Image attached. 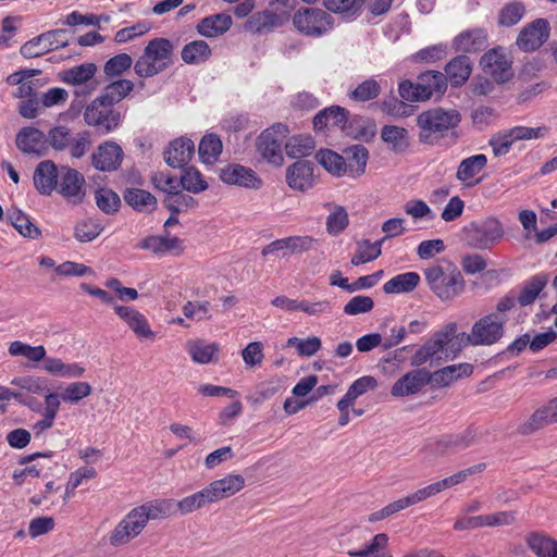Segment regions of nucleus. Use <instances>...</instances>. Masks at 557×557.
<instances>
[{"label":"nucleus","instance_id":"nucleus-1","mask_svg":"<svg viewBox=\"0 0 557 557\" xmlns=\"http://www.w3.org/2000/svg\"><path fill=\"white\" fill-rule=\"evenodd\" d=\"M429 288L442 301H450L465 290V280L459 269L445 259L436 260L423 270Z\"/></svg>","mask_w":557,"mask_h":557},{"label":"nucleus","instance_id":"nucleus-2","mask_svg":"<svg viewBox=\"0 0 557 557\" xmlns=\"http://www.w3.org/2000/svg\"><path fill=\"white\" fill-rule=\"evenodd\" d=\"M461 115L457 110L434 108L421 112L417 117L419 141L426 145L437 144L446 134L458 126Z\"/></svg>","mask_w":557,"mask_h":557},{"label":"nucleus","instance_id":"nucleus-3","mask_svg":"<svg viewBox=\"0 0 557 557\" xmlns=\"http://www.w3.org/2000/svg\"><path fill=\"white\" fill-rule=\"evenodd\" d=\"M173 51L174 46L166 38L150 40L134 64L136 75L148 78L163 72L173 64Z\"/></svg>","mask_w":557,"mask_h":557},{"label":"nucleus","instance_id":"nucleus-4","mask_svg":"<svg viewBox=\"0 0 557 557\" xmlns=\"http://www.w3.org/2000/svg\"><path fill=\"white\" fill-rule=\"evenodd\" d=\"M463 233L468 246L479 250L491 249L505 235L502 222L494 216L471 222L463 227Z\"/></svg>","mask_w":557,"mask_h":557},{"label":"nucleus","instance_id":"nucleus-5","mask_svg":"<svg viewBox=\"0 0 557 557\" xmlns=\"http://www.w3.org/2000/svg\"><path fill=\"white\" fill-rule=\"evenodd\" d=\"M293 24L306 36L320 37L333 27V18L322 9L304 8L295 12Z\"/></svg>","mask_w":557,"mask_h":557},{"label":"nucleus","instance_id":"nucleus-6","mask_svg":"<svg viewBox=\"0 0 557 557\" xmlns=\"http://www.w3.org/2000/svg\"><path fill=\"white\" fill-rule=\"evenodd\" d=\"M287 133V126L277 123L259 135L257 138V151L260 153L262 159L275 166L282 165L284 161L282 145Z\"/></svg>","mask_w":557,"mask_h":557},{"label":"nucleus","instance_id":"nucleus-7","mask_svg":"<svg viewBox=\"0 0 557 557\" xmlns=\"http://www.w3.org/2000/svg\"><path fill=\"white\" fill-rule=\"evenodd\" d=\"M84 120L88 125L94 126L97 133L107 135L119 126L121 113L96 98L86 108Z\"/></svg>","mask_w":557,"mask_h":557},{"label":"nucleus","instance_id":"nucleus-8","mask_svg":"<svg viewBox=\"0 0 557 557\" xmlns=\"http://www.w3.org/2000/svg\"><path fill=\"white\" fill-rule=\"evenodd\" d=\"M69 45L66 29H53L42 33L26 41L20 49L21 54L26 59L44 55L52 50Z\"/></svg>","mask_w":557,"mask_h":557},{"label":"nucleus","instance_id":"nucleus-9","mask_svg":"<svg viewBox=\"0 0 557 557\" xmlns=\"http://www.w3.org/2000/svg\"><path fill=\"white\" fill-rule=\"evenodd\" d=\"M483 72L496 83L504 84L513 76L512 59L502 47L486 51L480 60Z\"/></svg>","mask_w":557,"mask_h":557},{"label":"nucleus","instance_id":"nucleus-10","mask_svg":"<svg viewBox=\"0 0 557 557\" xmlns=\"http://www.w3.org/2000/svg\"><path fill=\"white\" fill-rule=\"evenodd\" d=\"M504 335L505 324L503 321L488 313L474 322L469 333L470 337H466V339L471 342V346H492L498 343Z\"/></svg>","mask_w":557,"mask_h":557},{"label":"nucleus","instance_id":"nucleus-11","mask_svg":"<svg viewBox=\"0 0 557 557\" xmlns=\"http://www.w3.org/2000/svg\"><path fill=\"white\" fill-rule=\"evenodd\" d=\"M549 35L550 26L548 21L536 18L520 30L516 45L523 52L536 51L548 40Z\"/></svg>","mask_w":557,"mask_h":557},{"label":"nucleus","instance_id":"nucleus-12","mask_svg":"<svg viewBox=\"0 0 557 557\" xmlns=\"http://www.w3.org/2000/svg\"><path fill=\"white\" fill-rule=\"evenodd\" d=\"M146 525L147 524L139 515V511L136 508L132 509L111 532L109 539L110 544L113 546L127 544L134 537L139 535Z\"/></svg>","mask_w":557,"mask_h":557},{"label":"nucleus","instance_id":"nucleus-13","mask_svg":"<svg viewBox=\"0 0 557 557\" xmlns=\"http://www.w3.org/2000/svg\"><path fill=\"white\" fill-rule=\"evenodd\" d=\"M15 143L20 151L38 158L47 156L49 150L46 134L32 126L21 128L16 134Z\"/></svg>","mask_w":557,"mask_h":557},{"label":"nucleus","instance_id":"nucleus-14","mask_svg":"<svg viewBox=\"0 0 557 557\" xmlns=\"http://www.w3.org/2000/svg\"><path fill=\"white\" fill-rule=\"evenodd\" d=\"M97 66L94 63H83L60 73L61 81L67 85L83 86L76 90L77 96H86L96 89V84L91 83Z\"/></svg>","mask_w":557,"mask_h":557},{"label":"nucleus","instance_id":"nucleus-15","mask_svg":"<svg viewBox=\"0 0 557 557\" xmlns=\"http://www.w3.org/2000/svg\"><path fill=\"white\" fill-rule=\"evenodd\" d=\"M58 191L71 203L78 205L85 197V178L74 169L61 168Z\"/></svg>","mask_w":557,"mask_h":557},{"label":"nucleus","instance_id":"nucleus-16","mask_svg":"<svg viewBox=\"0 0 557 557\" xmlns=\"http://www.w3.org/2000/svg\"><path fill=\"white\" fill-rule=\"evenodd\" d=\"M220 178L225 184L250 189H260L263 185L262 180L252 169L242 164H228L221 169Z\"/></svg>","mask_w":557,"mask_h":557},{"label":"nucleus","instance_id":"nucleus-17","mask_svg":"<svg viewBox=\"0 0 557 557\" xmlns=\"http://www.w3.org/2000/svg\"><path fill=\"white\" fill-rule=\"evenodd\" d=\"M314 163L308 160H298L286 169V183L289 188L307 191L314 186Z\"/></svg>","mask_w":557,"mask_h":557},{"label":"nucleus","instance_id":"nucleus-18","mask_svg":"<svg viewBox=\"0 0 557 557\" xmlns=\"http://www.w3.org/2000/svg\"><path fill=\"white\" fill-rule=\"evenodd\" d=\"M195 153V144L187 137L172 140L163 152L165 163L173 169H184Z\"/></svg>","mask_w":557,"mask_h":557},{"label":"nucleus","instance_id":"nucleus-19","mask_svg":"<svg viewBox=\"0 0 557 557\" xmlns=\"http://www.w3.org/2000/svg\"><path fill=\"white\" fill-rule=\"evenodd\" d=\"M124 152L114 141H106L98 146L91 156L92 165L102 172L115 171L122 163Z\"/></svg>","mask_w":557,"mask_h":557},{"label":"nucleus","instance_id":"nucleus-20","mask_svg":"<svg viewBox=\"0 0 557 557\" xmlns=\"http://www.w3.org/2000/svg\"><path fill=\"white\" fill-rule=\"evenodd\" d=\"M553 423H557V397L535 410L518 431L522 435H529Z\"/></svg>","mask_w":557,"mask_h":557},{"label":"nucleus","instance_id":"nucleus-21","mask_svg":"<svg viewBox=\"0 0 557 557\" xmlns=\"http://www.w3.org/2000/svg\"><path fill=\"white\" fill-rule=\"evenodd\" d=\"M428 385L426 370L416 369L399 377L391 388L394 397H406L419 393Z\"/></svg>","mask_w":557,"mask_h":557},{"label":"nucleus","instance_id":"nucleus-22","mask_svg":"<svg viewBox=\"0 0 557 557\" xmlns=\"http://www.w3.org/2000/svg\"><path fill=\"white\" fill-rule=\"evenodd\" d=\"M140 249L150 250L156 255L173 253L181 255L184 251L183 240L176 236H171L168 232L160 236H147L139 244Z\"/></svg>","mask_w":557,"mask_h":557},{"label":"nucleus","instance_id":"nucleus-23","mask_svg":"<svg viewBox=\"0 0 557 557\" xmlns=\"http://www.w3.org/2000/svg\"><path fill=\"white\" fill-rule=\"evenodd\" d=\"M59 176L53 161H41L34 171V185L39 194L49 196L58 187Z\"/></svg>","mask_w":557,"mask_h":557},{"label":"nucleus","instance_id":"nucleus-24","mask_svg":"<svg viewBox=\"0 0 557 557\" xmlns=\"http://www.w3.org/2000/svg\"><path fill=\"white\" fill-rule=\"evenodd\" d=\"M476 441L474 430L467 429L466 431L457 434H447L442 436L435 443V451L441 455L449 453H458L472 446Z\"/></svg>","mask_w":557,"mask_h":557},{"label":"nucleus","instance_id":"nucleus-25","mask_svg":"<svg viewBox=\"0 0 557 557\" xmlns=\"http://www.w3.org/2000/svg\"><path fill=\"white\" fill-rule=\"evenodd\" d=\"M420 98L428 100L433 96L441 97L447 89V77L438 71H426L417 78Z\"/></svg>","mask_w":557,"mask_h":557},{"label":"nucleus","instance_id":"nucleus-26","mask_svg":"<svg viewBox=\"0 0 557 557\" xmlns=\"http://www.w3.org/2000/svg\"><path fill=\"white\" fill-rule=\"evenodd\" d=\"M343 132L352 139L369 143L376 135V124L371 119L355 115L348 119Z\"/></svg>","mask_w":557,"mask_h":557},{"label":"nucleus","instance_id":"nucleus-27","mask_svg":"<svg viewBox=\"0 0 557 557\" xmlns=\"http://www.w3.org/2000/svg\"><path fill=\"white\" fill-rule=\"evenodd\" d=\"M349 119V111L341 106H331L318 112L313 117L317 131H324L327 126L339 127L342 131Z\"/></svg>","mask_w":557,"mask_h":557},{"label":"nucleus","instance_id":"nucleus-28","mask_svg":"<svg viewBox=\"0 0 557 557\" xmlns=\"http://www.w3.org/2000/svg\"><path fill=\"white\" fill-rule=\"evenodd\" d=\"M245 486V479L240 474H228L215 480L208 485L213 502L227 498L239 492Z\"/></svg>","mask_w":557,"mask_h":557},{"label":"nucleus","instance_id":"nucleus-29","mask_svg":"<svg viewBox=\"0 0 557 557\" xmlns=\"http://www.w3.org/2000/svg\"><path fill=\"white\" fill-rule=\"evenodd\" d=\"M447 339L446 334H442V331H438L433 334V336L421 346L416 354L411 358L412 367H421L426 363L429 360L436 358L441 359L437 355L440 352H444V341Z\"/></svg>","mask_w":557,"mask_h":557},{"label":"nucleus","instance_id":"nucleus-30","mask_svg":"<svg viewBox=\"0 0 557 557\" xmlns=\"http://www.w3.org/2000/svg\"><path fill=\"white\" fill-rule=\"evenodd\" d=\"M487 34L483 28H473L460 33L453 45L457 51L478 52L486 47Z\"/></svg>","mask_w":557,"mask_h":557},{"label":"nucleus","instance_id":"nucleus-31","mask_svg":"<svg viewBox=\"0 0 557 557\" xmlns=\"http://www.w3.org/2000/svg\"><path fill=\"white\" fill-rule=\"evenodd\" d=\"M472 72V62L466 54L457 55L445 66V76L451 86L459 87L470 77Z\"/></svg>","mask_w":557,"mask_h":557},{"label":"nucleus","instance_id":"nucleus-32","mask_svg":"<svg viewBox=\"0 0 557 557\" xmlns=\"http://www.w3.org/2000/svg\"><path fill=\"white\" fill-rule=\"evenodd\" d=\"M139 515L147 523L149 520H158L176 513L174 499H158L136 507Z\"/></svg>","mask_w":557,"mask_h":557},{"label":"nucleus","instance_id":"nucleus-33","mask_svg":"<svg viewBox=\"0 0 557 557\" xmlns=\"http://www.w3.org/2000/svg\"><path fill=\"white\" fill-rule=\"evenodd\" d=\"M125 202L138 212L149 213L157 207L156 197L140 188H126L123 193Z\"/></svg>","mask_w":557,"mask_h":557},{"label":"nucleus","instance_id":"nucleus-34","mask_svg":"<svg viewBox=\"0 0 557 557\" xmlns=\"http://www.w3.org/2000/svg\"><path fill=\"white\" fill-rule=\"evenodd\" d=\"M442 331V334L447 335V339L444 341V354L445 358H456L457 355L467 346L471 345L466 337H470L468 333H457V324L449 323Z\"/></svg>","mask_w":557,"mask_h":557},{"label":"nucleus","instance_id":"nucleus-35","mask_svg":"<svg viewBox=\"0 0 557 557\" xmlns=\"http://www.w3.org/2000/svg\"><path fill=\"white\" fill-rule=\"evenodd\" d=\"M231 26L232 17L228 14L218 13L202 18L197 25V30L200 35L211 38L227 32Z\"/></svg>","mask_w":557,"mask_h":557},{"label":"nucleus","instance_id":"nucleus-36","mask_svg":"<svg viewBox=\"0 0 557 557\" xmlns=\"http://www.w3.org/2000/svg\"><path fill=\"white\" fill-rule=\"evenodd\" d=\"M344 153L349 175L356 177L363 174L369 159L368 149L362 145H352L344 149Z\"/></svg>","mask_w":557,"mask_h":557},{"label":"nucleus","instance_id":"nucleus-37","mask_svg":"<svg viewBox=\"0 0 557 557\" xmlns=\"http://www.w3.org/2000/svg\"><path fill=\"white\" fill-rule=\"evenodd\" d=\"M417 272H406L395 275L383 285L385 294H407L416 289L420 283Z\"/></svg>","mask_w":557,"mask_h":557},{"label":"nucleus","instance_id":"nucleus-38","mask_svg":"<svg viewBox=\"0 0 557 557\" xmlns=\"http://www.w3.org/2000/svg\"><path fill=\"white\" fill-rule=\"evenodd\" d=\"M186 350L194 362L205 364L214 360L219 352V345L203 339H195L187 342Z\"/></svg>","mask_w":557,"mask_h":557},{"label":"nucleus","instance_id":"nucleus-39","mask_svg":"<svg viewBox=\"0 0 557 557\" xmlns=\"http://www.w3.org/2000/svg\"><path fill=\"white\" fill-rule=\"evenodd\" d=\"M381 138L396 153L405 152L410 145L408 131L405 127L396 125L383 126L381 129Z\"/></svg>","mask_w":557,"mask_h":557},{"label":"nucleus","instance_id":"nucleus-40","mask_svg":"<svg viewBox=\"0 0 557 557\" xmlns=\"http://www.w3.org/2000/svg\"><path fill=\"white\" fill-rule=\"evenodd\" d=\"M134 89V83L129 79H117L107 85L98 97L99 100L109 104L113 108L115 103H119L126 98Z\"/></svg>","mask_w":557,"mask_h":557},{"label":"nucleus","instance_id":"nucleus-41","mask_svg":"<svg viewBox=\"0 0 557 557\" xmlns=\"http://www.w3.org/2000/svg\"><path fill=\"white\" fill-rule=\"evenodd\" d=\"M527 543L537 557H557V541L543 533H531Z\"/></svg>","mask_w":557,"mask_h":557},{"label":"nucleus","instance_id":"nucleus-42","mask_svg":"<svg viewBox=\"0 0 557 557\" xmlns=\"http://www.w3.org/2000/svg\"><path fill=\"white\" fill-rule=\"evenodd\" d=\"M222 149L223 145L220 137L216 134H207L199 143V158L206 164H213L218 161Z\"/></svg>","mask_w":557,"mask_h":557},{"label":"nucleus","instance_id":"nucleus-43","mask_svg":"<svg viewBox=\"0 0 557 557\" xmlns=\"http://www.w3.org/2000/svg\"><path fill=\"white\" fill-rule=\"evenodd\" d=\"M384 242L385 238H381L374 243H371L369 239L358 242L357 250L350 261L351 264L360 265L379 258L382 253L381 247Z\"/></svg>","mask_w":557,"mask_h":557},{"label":"nucleus","instance_id":"nucleus-44","mask_svg":"<svg viewBox=\"0 0 557 557\" xmlns=\"http://www.w3.org/2000/svg\"><path fill=\"white\" fill-rule=\"evenodd\" d=\"M211 503L214 502L207 486L201 491L194 493L193 495L186 496L183 499L175 502V509L176 511H180L181 515H187Z\"/></svg>","mask_w":557,"mask_h":557},{"label":"nucleus","instance_id":"nucleus-45","mask_svg":"<svg viewBox=\"0 0 557 557\" xmlns=\"http://www.w3.org/2000/svg\"><path fill=\"white\" fill-rule=\"evenodd\" d=\"M487 164L485 154H475L463 159L457 170L456 178L462 183L469 182L479 174Z\"/></svg>","mask_w":557,"mask_h":557},{"label":"nucleus","instance_id":"nucleus-46","mask_svg":"<svg viewBox=\"0 0 557 557\" xmlns=\"http://www.w3.org/2000/svg\"><path fill=\"white\" fill-rule=\"evenodd\" d=\"M315 159L327 172L335 176H343L347 172L345 158L332 150H320Z\"/></svg>","mask_w":557,"mask_h":557},{"label":"nucleus","instance_id":"nucleus-47","mask_svg":"<svg viewBox=\"0 0 557 557\" xmlns=\"http://www.w3.org/2000/svg\"><path fill=\"white\" fill-rule=\"evenodd\" d=\"M8 219L15 230L24 237L37 238L40 235L39 228L20 209H12L8 212Z\"/></svg>","mask_w":557,"mask_h":557},{"label":"nucleus","instance_id":"nucleus-48","mask_svg":"<svg viewBox=\"0 0 557 557\" xmlns=\"http://www.w3.org/2000/svg\"><path fill=\"white\" fill-rule=\"evenodd\" d=\"M211 55V49L205 40H195L184 46L182 59L187 64H199Z\"/></svg>","mask_w":557,"mask_h":557},{"label":"nucleus","instance_id":"nucleus-49","mask_svg":"<svg viewBox=\"0 0 557 557\" xmlns=\"http://www.w3.org/2000/svg\"><path fill=\"white\" fill-rule=\"evenodd\" d=\"M547 284L546 275H535L530 281L525 282L520 294L516 297L517 301L522 306H529L535 301L539 294Z\"/></svg>","mask_w":557,"mask_h":557},{"label":"nucleus","instance_id":"nucleus-50","mask_svg":"<svg viewBox=\"0 0 557 557\" xmlns=\"http://www.w3.org/2000/svg\"><path fill=\"white\" fill-rule=\"evenodd\" d=\"M280 25V17L276 13L264 10L257 12L247 21L246 28L253 33L272 29Z\"/></svg>","mask_w":557,"mask_h":557},{"label":"nucleus","instance_id":"nucleus-51","mask_svg":"<svg viewBox=\"0 0 557 557\" xmlns=\"http://www.w3.org/2000/svg\"><path fill=\"white\" fill-rule=\"evenodd\" d=\"M8 351L13 357L22 356L33 362L41 361L46 357V348L42 345L30 346L20 341L12 342Z\"/></svg>","mask_w":557,"mask_h":557},{"label":"nucleus","instance_id":"nucleus-52","mask_svg":"<svg viewBox=\"0 0 557 557\" xmlns=\"http://www.w3.org/2000/svg\"><path fill=\"white\" fill-rule=\"evenodd\" d=\"M180 177L181 188L198 194L208 188V183L203 180L202 174L194 166H186Z\"/></svg>","mask_w":557,"mask_h":557},{"label":"nucleus","instance_id":"nucleus-53","mask_svg":"<svg viewBox=\"0 0 557 557\" xmlns=\"http://www.w3.org/2000/svg\"><path fill=\"white\" fill-rule=\"evenodd\" d=\"M314 146L310 136H294L285 144V149L288 157L297 159L311 154Z\"/></svg>","mask_w":557,"mask_h":557},{"label":"nucleus","instance_id":"nucleus-54","mask_svg":"<svg viewBox=\"0 0 557 557\" xmlns=\"http://www.w3.org/2000/svg\"><path fill=\"white\" fill-rule=\"evenodd\" d=\"M381 91V84L374 78H368L349 92V98L358 102H366L375 99Z\"/></svg>","mask_w":557,"mask_h":557},{"label":"nucleus","instance_id":"nucleus-55","mask_svg":"<svg viewBox=\"0 0 557 557\" xmlns=\"http://www.w3.org/2000/svg\"><path fill=\"white\" fill-rule=\"evenodd\" d=\"M183 188L166 196L163 200L164 207L173 213H180L186 209L195 208L198 201L190 195L183 194Z\"/></svg>","mask_w":557,"mask_h":557},{"label":"nucleus","instance_id":"nucleus-56","mask_svg":"<svg viewBox=\"0 0 557 557\" xmlns=\"http://www.w3.org/2000/svg\"><path fill=\"white\" fill-rule=\"evenodd\" d=\"M349 219L346 209L342 206H334L326 219V231L332 236H337L348 226Z\"/></svg>","mask_w":557,"mask_h":557},{"label":"nucleus","instance_id":"nucleus-57","mask_svg":"<svg viewBox=\"0 0 557 557\" xmlns=\"http://www.w3.org/2000/svg\"><path fill=\"white\" fill-rule=\"evenodd\" d=\"M95 198L98 208L107 214L115 213L121 205L119 195L112 189L100 188L96 191Z\"/></svg>","mask_w":557,"mask_h":557},{"label":"nucleus","instance_id":"nucleus-58","mask_svg":"<svg viewBox=\"0 0 557 557\" xmlns=\"http://www.w3.org/2000/svg\"><path fill=\"white\" fill-rule=\"evenodd\" d=\"M103 227L91 219L83 220L75 225L74 236L81 243H88L97 238Z\"/></svg>","mask_w":557,"mask_h":557},{"label":"nucleus","instance_id":"nucleus-59","mask_svg":"<svg viewBox=\"0 0 557 557\" xmlns=\"http://www.w3.org/2000/svg\"><path fill=\"white\" fill-rule=\"evenodd\" d=\"M524 12L525 8L521 2H510L500 10L498 15V23L506 27L513 26L521 21Z\"/></svg>","mask_w":557,"mask_h":557},{"label":"nucleus","instance_id":"nucleus-60","mask_svg":"<svg viewBox=\"0 0 557 557\" xmlns=\"http://www.w3.org/2000/svg\"><path fill=\"white\" fill-rule=\"evenodd\" d=\"M92 388L87 382H73L69 384L61 393V399L65 403L77 404L83 398L89 396Z\"/></svg>","mask_w":557,"mask_h":557},{"label":"nucleus","instance_id":"nucleus-61","mask_svg":"<svg viewBox=\"0 0 557 557\" xmlns=\"http://www.w3.org/2000/svg\"><path fill=\"white\" fill-rule=\"evenodd\" d=\"M133 59L127 53H120L109 59L103 67L104 74L110 77L121 76L131 69Z\"/></svg>","mask_w":557,"mask_h":557},{"label":"nucleus","instance_id":"nucleus-62","mask_svg":"<svg viewBox=\"0 0 557 557\" xmlns=\"http://www.w3.org/2000/svg\"><path fill=\"white\" fill-rule=\"evenodd\" d=\"M47 139L49 148L63 151L69 148L72 141L71 131L65 126H55L48 132Z\"/></svg>","mask_w":557,"mask_h":557},{"label":"nucleus","instance_id":"nucleus-63","mask_svg":"<svg viewBox=\"0 0 557 557\" xmlns=\"http://www.w3.org/2000/svg\"><path fill=\"white\" fill-rule=\"evenodd\" d=\"M151 181L153 186L157 189L165 193L166 196L172 195V193L181 188L180 178H176L175 176L162 171L154 173L151 177Z\"/></svg>","mask_w":557,"mask_h":557},{"label":"nucleus","instance_id":"nucleus-64","mask_svg":"<svg viewBox=\"0 0 557 557\" xmlns=\"http://www.w3.org/2000/svg\"><path fill=\"white\" fill-rule=\"evenodd\" d=\"M287 346L296 347L300 356L310 357L321 348V339L317 336H311L306 339L290 337L287 341Z\"/></svg>","mask_w":557,"mask_h":557}]
</instances>
